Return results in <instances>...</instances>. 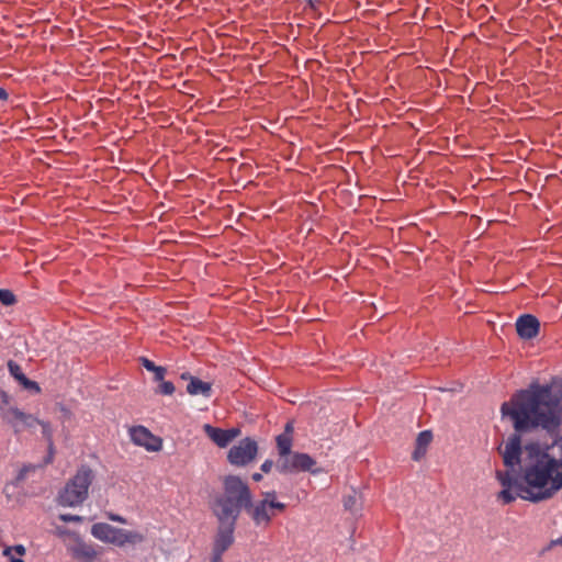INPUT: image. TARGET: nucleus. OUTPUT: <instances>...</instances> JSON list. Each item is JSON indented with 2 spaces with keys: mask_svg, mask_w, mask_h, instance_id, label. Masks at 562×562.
I'll return each mask as SVG.
<instances>
[{
  "mask_svg": "<svg viewBox=\"0 0 562 562\" xmlns=\"http://www.w3.org/2000/svg\"><path fill=\"white\" fill-rule=\"evenodd\" d=\"M283 432H289L291 436H292V432H293V426L291 423H288L284 427V431Z\"/></svg>",
  "mask_w": 562,
  "mask_h": 562,
  "instance_id": "nucleus-30",
  "label": "nucleus"
},
{
  "mask_svg": "<svg viewBox=\"0 0 562 562\" xmlns=\"http://www.w3.org/2000/svg\"><path fill=\"white\" fill-rule=\"evenodd\" d=\"M262 495V499L256 503L251 502V505L246 509L257 527H268L273 517L286 508L284 503L277 501L274 491L266 492Z\"/></svg>",
  "mask_w": 562,
  "mask_h": 562,
  "instance_id": "nucleus-6",
  "label": "nucleus"
},
{
  "mask_svg": "<svg viewBox=\"0 0 562 562\" xmlns=\"http://www.w3.org/2000/svg\"><path fill=\"white\" fill-rule=\"evenodd\" d=\"M425 452H426V449H425V448L423 449V448L416 447V449H415V451H414V453H413V459H414V460H419V458H420L422 456H424V454H425Z\"/></svg>",
  "mask_w": 562,
  "mask_h": 562,
  "instance_id": "nucleus-27",
  "label": "nucleus"
},
{
  "mask_svg": "<svg viewBox=\"0 0 562 562\" xmlns=\"http://www.w3.org/2000/svg\"><path fill=\"white\" fill-rule=\"evenodd\" d=\"M262 479V475L260 473H254L252 474V480L256 481V482H259L261 481Z\"/></svg>",
  "mask_w": 562,
  "mask_h": 562,
  "instance_id": "nucleus-31",
  "label": "nucleus"
},
{
  "mask_svg": "<svg viewBox=\"0 0 562 562\" xmlns=\"http://www.w3.org/2000/svg\"><path fill=\"white\" fill-rule=\"evenodd\" d=\"M224 493L214 498L211 505L217 520H236L243 509L251 505L252 494L239 476L228 475L223 481Z\"/></svg>",
  "mask_w": 562,
  "mask_h": 562,
  "instance_id": "nucleus-2",
  "label": "nucleus"
},
{
  "mask_svg": "<svg viewBox=\"0 0 562 562\" xmlns=\"http://www.w3.org/2000/svg\"><path fill=\"white\" fill-rule=\"evenodd\" d=\"M257 452V442L254 439L247 437L241 439L237 445L229 449L227 459L233 465L244 467L255 460Z\"/></svg>",
  "mask_w": 562,
  "mask_h": 562,
  "instance_id": "nucleus-9",
  "label": "nucleus"
},
{
  "mask_svg": "<svg viewBox=\"0 0 562 562\" xmlns=\"http://www.w3.org/2000/svg\"><path fill=\"white\" fill-rule=\"evenodd\" d=\"M187 392L190 395H202L210 397L212 394V385L209 382H204L195 376H190V382L187 385Z\"/></svg>",
  "mask_w": 562,
  "mask_h": 562,
  "instance_id": "nucleus-15",
  "label": "nucleus"
},
{
  "mask_svg": "<svg viewBox=\"0 0 562 562\" xmlns=\"http://www.w3.org/2000/svg\"><path fill=\"white\" fill-rule=\"evenodd\" d=\"M8 369H9V372L10 374L26 390H30V391H34L35 393H40L41 392V387L40 385L34 382V381H31L30 379H27L25 376V374L22 372V369L21 367L10 360L8 362Z\"/></svg>",
  "mask_w": 562,
  "mask_h": 562,
  "instance_id": "nucleus-14",
  "label": "nucleus"
},
{
  "mask_svg": "<svg viewBox=\"0 0 562 562\" xmlns=\"http://www.w3.org/2000/svg\"><path fill=\"white\" fill-rule=\"evenodd\" d=\"M2 403L0 404V416L2 420L9 425L15 435L25 430H32L40 419L32 414L24 413L16 406L9 405V397L2 392Z\"/></svg>",
  "mask_w": 562,
  "mask_h": 562,
  "instance_id": "nucleus-7",
  "label": "nucleus"
},
{
  "mask_svg": "<svg viewBox=\"0 0 562 562\" xmlns=\"http://www.w3.org/2000/svg\"><path fill=\"white\" fill-rule=\"evenodd\" d=\"M540 328V323L538 318L533 315L526 314L518 317L516 322V330L520 338L522 339H532L535 338Z\"/></svg>",
  "mask_w": 562,
  "mask_h": 562,
  "instance_id": "nucleus-12",
  "label": "nucleus"
},
{
  "mask_svg": "<svg viewBox=\"0 0 562 562\" xmlns=\"http://www.w3.org/2000/svg\"><path fill=\"white\" fill-rule=\"evenodd\" d=\"M36 469V465H33V464H29V465H24L18 473V476H16V481L18 482H21L23 480L26 479L27 474L32 471H35Z\"/></svg>",
  "mask_w": 562,
  "mask_h": 562,
  "instance_id": "nucleus-22",
  "label": "nucleus"
},
{
  "mask_svg": "<svg viewBox=\"0 0 562 562\" xmlns=\"http://www.w3.org/2000/svg\"><path fill=\"white\" fill-rule=\"evenodd\" d=\"M190 376H192L190 373H182L181 374V379L182 380H189L190 381Z\"/></svg>",
  "mask_w": 562,
  "mask_h": 562,
  "instance_id": "nucleus-33",
  "label": "nucleus"
},
{
  "mask_svg": "<svg viewBox=\"0 0 562 562\" xmlns=\"http://www.w3.org/2000/svg\"><path fill=\"white\" fill-rule=\"evenodd\" d=\"M59 519L64 522H81L82 517L78 515H71V514H61L59 515Z\"/></svg>",
  "mask_w": 562,
  "mask_h": 562,
  "instance_id": "nucleus-23",
  "label": "nucleus"
},
{
  "mask_svg": "<svg viewBox=\"0 0 562 562\" xmlns=\"http://www.w3.org/2000/svg\"><path fill=\"white\" fill-rule=\"evenodd\" d=\"M203 430L206 436L220 448L227 447L235 438L240 435V430L238 428L222 429L213 427L210 424H205L203 426Z\"/></svg>",
  "mask_w": 562,
  "mask_h": 562,
  "instance_id": "nucleus-11",
  "label": "nucleus"
},
{
  "mask_svg": "<svg viewBox=\"0 0 562 562\" xmlns=\"http://www.w3.org/2000/svg\"><path fill=\"white\" fill-rule=\"evenodd\" d=\"M131 440L140 447L146 448L148 451H159L161 449V440L154 436L144 426H136L130 430Z\"/></svg>",
  "mask_w": 562,
  "mask_h": 562,
  "instance_id": "nucleus-10",
  "label": "nucleus"
},
{
  "mask_svg": "<svg viewBox=\"0 0 562 562\" xmlns=\"http://www.w3.org/2000/svg\"><path fill=\"white\" fill-rule=\"evenodd\" d=\"M8 99H9V94H8L7 90L4 88L0 87V102L5 103V102H8Z\"/></svg>",
  "mask_w": 562,
  "mask_h": 562,
  "instance_id": "nucleus-29",
  "label": "nucleus"
},
{
  "mask_svg": "<svg viewBox=\"0 0 562 562\" xmlns=\"http://www.w3.org/2000/svg\"><path fill=\"white\" fill-rule=\"evenodd\" d=\"M155 374L156 381H162L166 375V369L164 367L157 366L154 371H151Z\"/></svg>",
  "mask_w": 562,
  "mask_h": 562,
  "instance_id": "nucleus-24",
  "label": "nucleus"
},
{
  "mask_svg": "<svg viewBox=\"0 0 562 562\" xmlns=\"http://www.w3.org/2000/svg\"><path fill=\"white\" fill-rule=\"evenodd\" d=\"M277 448L279 458L276 469L279 473L288 474L294 472H311L316 474V461L307 453L292 452V436L289 432H282L277 437Z\"/></svg>",
  "mask_w": 562,
  "mask_h": 562,
  "instance_id": "nucleus-3",
  "label": "nucleus"
},
{
  "mask_svg": "<svg viewBox=\"0 0 562 562\" xmlns=\"http://www.w3.org/2000/svg\"><path fill=\"white\" fill-rule=\"evenodd\" d=\"M561 448H562V445H561Z\"/></svg>",
  "mask_w": 562,
  "mask_h": 562,
  "instance_id": "nucleus-34",
  "label": "nucleus"
},
{
  "mask_svg": "<svg viewBox=\"0 0 562 562\" xmlns=\"http://www.w3.org/2000/svg\"><path fill=\"white\" fill-rule=\"evenodd\" d=\"M68 550L78 562H92L100 554L94 544L87 543L80 539L69 547Z\"/></svg>",
  "mask_w": 562,
  "mask_h": 562,
  "instance_id": "nucleus-13",
  "label": "nucleus"
},
{
  "mask_svg": "<svg viewBox=\"0 0 562 562\" xmlns=\"http://www.w3.org/2000/svg\"><path fill=\"white\" fill-rule=\"evenodd\" d=\"M218 527L214 537L211 562H222V555L234 543L236 520H217Z\"/></svg>",
  "mask_w": 562,
  "mask_h": 562,
  "instance_id": "nucleus-8",
  "label": "nucleus"
},
{
  "mask_svg": "<svg viewBox=\"0 0 562 562\" xmlns=\"http://www.w3.org/2000/svg\"><path fill=\"white\" fill-rule=\"evenodd\" d=\"M0 302L7 306L12 305L15 302V296L10 290L0 289Z\"/></svg>",
  "mask_w": 562,
  "mask_h": 562,
  "instance_id": "nucleus-20",
  "label": "nucleus"
},
{
  "mask_svg": "<svg viewBox=\"0 0 562 562\" xmlns=\"http://www.w3.org/2000/svg\"><path fill=\"white\" fill-rule=\"evenodd\" d=\"M432 439L431 432L428 430H424L419 432L417 439H416V446L419 448H427V446L430 443Z\"/></svg>",
  "mask_w": 562,
  "mask_h": 562,
  "instance_id": "nucleus-19",
  "label": "nucleus"
},
{
  "mask_svg": "<svg viewBox=\"0 0 562 562\" xmlns=\"http://www.w3.org/2000/svg\"><path fill=\"white\" fill-rule=\"evenodd\" d=\"M175 392V385L170 381H161L159 385V393L164 395H171Z\"/></svg>",
  "mask_w": 562,
  "mask_h": 562,
  "instance_id": "nucleus-21",
  "label": "nucleus"
},
{
  "mask_svg": "<svg viewBox=\"0 0 562 562\" xmlns=\"http://www.w3.org/2000/svg\"><path fill=\"white\" fill-rule=\"evenodd\" d=\"M503 416H509L515 430L504 447L498 450L507 468H515L521 461L520 432L542 428L549 434H555L562 424V393L549 384H531L528 390H521L509 402L502 404Z\"/></svg>",
  "mask_w": 562,
  "mask_h": 562,
  "instance_id": "nucleus-1",
  "label": "nucleus"
},
{
  "mask_svg": "<svg viewBox=\"0 0 562 562\" xmlns=\"http://www.w3.org/2000/svg\"><path fill=\"white\" fill-rule=\"evenodd\" d=\"M562 544V536L551 541V546Z\"/></svg>",
  "mask_w": 562,
  "mask_h": 562,
  "instance_id": "nucleus-32",
  "label": "nucleus"
},
{
  "mask_svg": "<svg viewBox=\"0 0 562 562\" xmlns=\"http://www.w3.org/2000/svg\"><path fill=\"white\" fill-rule=\"evenodd\" d=\"M140 362L143 364V367L147 370V371H154L155 368L157 367L151 360L147 359V358H140Z\"/></svg>",
  "mask_w": 562,
  "mask_h": 562,
  "instance_id": "nucleus-25",
  "label": "nucleus"
},
{
  "mask_svg": "<svg viewBox=\"0 0 562 562\" xmlns=\"http://www.w3.org/2000/svg\"><path fill=\"white\" fill-rule=\"evenodd\" d=\"M109 518L112 521H116V522H120V524H126V519L124 517L120 516V515H116V514H110Z\"/></svg>",
  "mask_w": 562,
  "mask_h": 562,
  "instance_id": "nucleus-28",
  "label": "nucleus"
},
{
  "mask_svg": "<svg viewBox=\"0 0 562 562\" xmlns=\"http://www.w3.org/2000/svg\"><path fill=\"white\" fill-rule=\"evenodd\" d=\"M272 467H273V462L271 460H266L261 464V471L265 473H269L271 471Z\"/></svg>",
  "mask_w": 562,
  "mask_h": 562,
  "instance_id": "nucleus-26",
  "label": "nucleus"
},
{
  "mask_svg": "<svg viewBox=\"0 0 562 562\" xmlns=\"http://www.w3.org/2000/svg\"><path fill=\"white\" fill-rule=\"evenodd\" d=\"M93 477V471L87 465H81L75 476L69 480L59 493V505L65 507H75L83 503L88 497V491Z\"/></svg>",
  "mask_w": 562,
  "mask_h": 562,
  "instance_id": "nucleus-4",
  "label": "nucleus"
},
{
  "mask_svg": "<svg viewBox=\"0 0 562 562\" xmlns=\"http://www.w3.org/2000/svg\"><path fill=\"white\" fill-rule=\"evenodd\" d=\"M26 550L24 546L16 544L13 547H7L3 550V555L9 559V562H24L22 557L25 554Z\"/></svg>",
  "mask_w": 562,
  "mask_h": 562,
  "instance_id": "nucleus-17",
  "label": "nucleus"
},
{
  "mask_svg": "<svg viewBox=\"0 0 562 562\" xmlns=\"http://www.w3.org/2000/svg\"><path fill=\"white\" fill-rule=\"evenodd\" d=\"M344 507L353 514L360 513L362 509V501L360 494L353 490L350 494L345 495Z\"/></svg>",
  "mask_w": 562,
  "mask_h": 562,
  "instance_id": "nucleus-16",
  "label": "nucleus"
},
{
  "mask_svg": "<svg viewBox=\"0 0 562 562\" xmlns=\"http://www.w3.org/2000/svg\"><path fill=\"white\" fill-rule=\"evenodd\" d=\"M91 535L105 543L116 547H124L126 544H138L145 540L143 533L134 530H126L116 528L106 522H97L91 527Z\"/></svg>",
  "mask_w": 562,
  "mask_h": 562,
  "instance_id": "nucleus-5",
  "label": "nucleus"
},
{
  "mask_svg": "<svg viewBox=\"0 0 562 562\" xmlns=\"http://www.w3.org/2000/svg\"><path fill=\"white\" fill-rule=\"evenodd\" d=\"M37 425H40L42 427V434L48 442L49 457L46 460V463H49V462H52L53 453H54L53 431H52L50 425L46 422L40 420V423H37Z\"/></svg>",
  "mask_w": 562,
  "mask_h": 562,
  "instance_id": "nucleus-18",
  "label": "nucleus"
}]
</instances>
